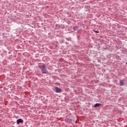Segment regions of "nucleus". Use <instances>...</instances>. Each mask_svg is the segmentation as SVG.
I'll list each match as a JSON object with an SVG mask.
<instances>
[{
  "label": "nucleus",
  "instance_id": "nucleus-8",
  "mask_svg": "<svg viewBox=\"0 0 127 127\" xmlns=\"http://www.w3.org/2000/svg\"><path fill=\"white\" fill-rule=\"evenodd\" d=\"M126 64H127V63H126Z\"/></svg>",
  "mask_w": 127,
  "mask_h": 127
},
{
  "label": "nucleus",
  "instance_id": "nucleus-5",
  "mask_svg": "<svg viewBox=\"0 0 127 127\" xmlns=\"http://www.w3.org/2000/svg\"><path fill=\"white\" fill-rule=\"evenodd\" d=\"M125 84V82H124V80H121L120 81V85L123 86Z\"/></svg>",
  "mask_w": 127,
  "mask_h": 127
},
{
  "label": "nucleus",
  "instance_id": "nucleus-1",
  "mask_svg": "<svg viewBox=\"0 0 127 127\" xmlns=\"http://www.w3.org/2000/svg\"><path fill=\"white\" fill-rule=\"evenodd\" d=\"M39 68L41 69L43 74H47L48 73L46 65H39Z\"/></svg>",
  "mask_w": 127,
  "mask_h": 127
},
{
  "label": "nucleus",
  "instance_id": "nucleus-2",
  "mask_svg": "<svg viewBox=\"0 0 127 127\" xmlns=\"http://www.w3.org/2000/svg\"><path fill=\"white\" fill-rule=\"evenodd\" d=\"M56 93H61L62 92V89L58 87H55Z\"/></svg>",
  "mask_w": 127,
  "mask_h": 127
},
{
  "label": "nucleus",
  "instance_id": "nucleus-3",
  "mask_svg": "<svg viewBox=\"0 0 127 127\" xmlns=\"http://www.w3.org/2000/svg\"><path fill=\"white\" fill-rule=\"evenodd\" d=\"M23 123V120L21 119H19L17 120V125H19V124Z\"/></svg>",
  "mask_w": 127,
  "mask_h": 127
},
{
  "label": "nucleus",
  "instance_id": "nucleus-7",
  "mask_svg": "<svg viewBox=\"0 0 127 127\" xmlns=\"http://www.w3.org/2000/svg\"><path fill=\"white\" fill-rule=\"evenodd\" d=\"M93 31L95 32V33H99V31L93 30Z\"/></svg>",
  "mask_w": 127,
  "mask_h": 127
},
{
  "label": "nucleus",
  "instance_id": "nucleus-6",
  "mask_svg": "<svg viewBox=\"0 0 127 127\" xmlns=\"http://www.w3.org/2000/svg\"><path fill=\"white\" fill-rule=\"evenodd\" d=\"M73 29L74 31H77V30H78V27H73Z\"/></svg>",
  "mask_w": 127,
  "mask_h": 127
},
{
  "label": "nucleus",
  "instance_id": "nucleus-4",
  "mask_svg": "<svg viewBox=\"0 0 127 127\" xmlns=\"http://www.w3.org/2000/svg\"><path fill=\"white\" fill-rule=\"evenodd\" d=\"M101 105V103H96L94 105V108H97V107H100Z\"/></svg>",
  "mask_w": 127,
  "mask_h": 127
}]
</instances>
